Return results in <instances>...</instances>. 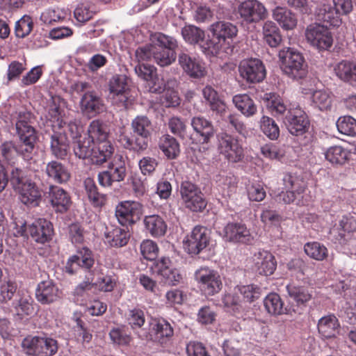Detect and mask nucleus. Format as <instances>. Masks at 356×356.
Returning <instances> with one entry per match:
<instances>
[{"label": "nucleus", "instance_id": "72a5a7b5", "mask_svg": "<svg viewBox=\"0 0 356 356\" xmlns=\"http://www.w3.org/2000/svg\"><path fill=\"white\" fill-rule=\"evenodd\" d=\"M317 328L322 337L335 338L339 332L340 323L335 315L328 314L318 320Z\"/></svg>", "mask_w": 356, "mask_h": 356}, {"label": "nucleus", "instance_id": "2f4dec72", "mask_svg": "<svg viewBox=\"0 0 356 356\" xmlns=\"http://www.w3.org/2000/svg\"><path fill=\"white\" fill-rule=\"evenodd\" d=\"M49 200L56 212L64 213L68 210L71 204V198L67 191L56 186L49 188Z\"/></svg>", "mask_w": 356, "mask_h": 356}, {"label": "nucleus", "instance_id": "e433bc0d", "mask_svg": "<svg viewBox=\"0 0 356 356\" xmlns=\"http://www.w3.org/2000/svg\"><path fill=\"white\" fill-rule=\"evenodd\" d=\"M88 138L93 143H111L108 126L99 120H92L88 129Z\"/></svg>", "mask_w": 356, "mask_h": 356}, {"label": "nucleus", "instance_id": "423d86ee", "mask_svg": "<svg viewBox=\"0 0 356 356\" xmlns=\"http://www.w3.org/2000/svg\"><path fill=\"white\" fill-rule=\"evenodd\" d=\"M21 346L29 356H53L58 351L57 341L47 337L27 336Z\"/></svg>", "mask_w": 356, "mask_h": 356}, {"label": "nucleus", "instance_id": "ea45409f", "mask_svg": "<svg viewBox=\"0 0 356 356\" xmlns=\"http://www.w3.org/2000/svg\"><path fill=\"white\" fill-rule=\"evenodd\" d=\"M159 147L168 159H175L180 154L179 142L170 134H164L159 138Z\"/></svg>", "mask_w": 356, "mask_h": 356}, {"label": "nucleus", "instance_id": "c03bdc74", "mask_svg": "<svg viewBox=\"0 0 356 356\" xmlns=\"http://www.w3.org/2000/svg\"><path fill=\"white\" fill-rule=\"evenodd\" d=\"M136 74L143 80L150 82L154 85L149 87V91L152 92H158L161 88L156 87L155 81L157 79L156 69L151 65L145 63H138L135 67Z\"/></svg>", "mask_w": 356, "mask_h": 356}, {"label": "nucleus", "instance_id": "cd10ccee", "mask_svg": "<svg viewBox=\"0 0 356 356\" xmlns=\"http://www.w3.org/2000/svg\"><path fill=\"white\" fill-rule=\"evenodd\" d=\"M197 143L208 144L214 136V127L211 121L202 116H195L191 120Z\"/></svg>", "mask_w": 356, "mask_h": 356}, {"label": "nucleus", "instance_id": "2eb2a0df", "mask_svg": "<svg viewBox=\"0 0 356 356\" xmlns=\"http://www.w3.org/2000/svg\"><path fill=\"white\" fill-rule=\"evenodd\" d=\"M154 271L159 277L161 282L169 286L179 284L183 276L179 269L174 268L168 257H161L154 262Z\"/></svg>", "mask_w": 356, "mask_h": 356}, {"label": "nucleus", "instance_id": "4c0bfd02", "mask_svg": "<svg viewBox=\"0 0 356 356\" xmlns=\"http://www.w3.org/2000/svg\"><path fill=\"white\" fill-rule=\"evenodd\" d=\"M266 311L272 316H280L284 314H291L290 309L284 307V302L277 293H270L264 299Z\"/></svg>", "mask_w": 356, "mask_h": 356}, {"label": "nucleus", "instance_id": "bb28decb", "mask_svg": "<svg viewBox=\"0 0 356 356\" xmlns=\"http://www.w3.org/2000/svg\"><path fill=\"white\" fill-rule=\"evenodd\" d=\"M283 182L286 191L279 194L277 197L279 202L290 204L296 199V194L300 195L305 191L303 182L291 174H286L283 177Z\"/></svg>", "mask_w": 356, "mask_h": 356}, {"label": "nucleus", "instance_id": "f03ea898", "mask_svg": "<svg viewBox=\"0 0 356 356\" xmlns=\"http://www.w3.org/2000/svg\"><path fill=\"white\" fill-rule=\"evenodd\" d=\"M133 138L127 135H122L120 142L127 149L141 153L147 149L149 138L152 131L151 120L146 115H138L131 122Z\"/></svg>", "mask_w": 356, "mask_h": 356}, {"label": "nucleus", "instance_id": "dca6fc26", "mask_svg": "<svg viewBox=\"0 0 356 356\" xmlns=\"http://www.w3.org/2000/svg\"><path fill=\"white\" fill-rule=\"evenodd\" d=\"M305 36L308 42L319 50H327L332 45V33L325 26L318 24L309 25L306 29Z\"/></svg>", "mask_w": 356, "mask_h": 356}, {"label": "nucleus", "instance_id": "79ce46f5", "mask_svg": "<svg viewBox=\"0 0 356 356\" xmlns=\"http://www.w3.org/2000/svg\"><path fill=\"white\" fill-rule=\"evenodd\" d=\"M273 17L285 30H291L297 25L296 15L286 8L276 7L273 11Z\"/></svg>", "mask_w": 356, "mask_h": 356}, {"label": "nucleus", "instance_id": "4be33fe9", "mask_svg": "<svg viewBox=\"0 0 356 356\" xmlns=\"http://www.w3.org/2000/svg\"><path fill=\"white\" fill-rule=\"evenodd\" d=\"M285 124L289 131L297 136L305 134L310 125L307 115L300 108L289 111L286 116Z\"/></svg>", "mask_w": 356, "mask_h": 356}, {"label": "nucleus", "instance_id": "b1692460", "mask_svg": "<svg viewBox=\"0 0 356 356\" xmlns=\"http://www.w3.org/2000/svg\"><path fill=\"white\" fill-rule=\"evenodd\" d=\"M95 263L92 251L88 248H82L77 250L76 254L71 256L65 266L66 273H75L79 269H90Z\"/></svg>", "mask_w": 356, "mask_h": 356}, {"label": "nucleus", "instance_id": "4468645a", "mask_svg": "<svg viewBox=\"0 0 356 356\" xmlns=\"http://www.w3.org/2000/svg\"><path fill=\"white\" fill-rule=\"evenodd\" d=\"M143 213V205L134 201L120 202L115 209V216L120 225L129 226L140 220Z\"/></svg>", "mask_w": 356, "mask_h": 356}, {"label": "nucleus", "instance_id": "49530a36", "mask_svg": "<svg viewBox=\"0 0 356 356\" xmlns=\"http://www.w3.org/2000/svg\"><path fill=\"white\" fill-rule=\"evenodd\" d=\"M84 186L88 197L94 207H99L105 204L106 197L104 194L99 192L98 188L92 179L87 178L84 181Z\"/></svg>", "mask_w": 356, "mask_h": 356}, {"label": "nucleus", "instance_id": "9d476101", "mask_svg": "<svg viewBox=\"0 0 356 356\" xmlns=\"http://www.w3.org/2000/svg\"><path fill=\"white\" fill-rule=\"evenodd\" d=\"M195 280L205 296H213L222 289V282L219 273L209 267H201L195 272Z\"/></svg>", "mask_w": 356, "mask_h": 356}, {"label": "nucleus", "instance_id": "393cba45", "mask_svg": "<svg viewBox=\"0 0 356 356\" xmlns=\"http://www.w3.org/2000/svg\"><path fill=\"white\" fill-rule=\"evenodd\" d=\"M79 106L81 112L88 117H95L105 109L103 99L93 90L82 95Z\"/></svg>", "mask_w": 356, "mask_h": 356}, {"label": "nucleus", "instance_id": "0eeeda50", "mask_svg": "<svg viewBox=\"0 0 356 356\" xmlns=\"http://www.w3.org/2000/svg\"><path fill=\"white\" fill-rule=\"evenodd\" d=\"M217 148L220 154L229 162H240L245 156L241 140L237 137L225 132L217 135Z\"/></svg>", "mask_w": 356, "mask_h": 356}, {"label": "nucleus", "instance_id": "f8f14e48", "mask_svg": "<svg viewBox=\"0 0 356 356\" xmlns=\"http://www.w3.org/2000/svg\"><path fill=\"white\" fill-rule=\"evenodd\" d=\"M241 19L248 24H256L268 17L264 5L258 0H245L238 6Z\"/></svg>", "mask_w": 356, "mask_h": 356}, {"label": "nucleus", "instance_id": "7ed1b4c3", "mask_svg": "<svg viewBox=\"0 0 356 356\" xmlns=\"http://www.w3.org/2000/svg\"><path fill=\"white\" fill-rule=\"evenodd\" d=\"M213 38L207 44L209 51L213 56L221 52L229 54L233 50V39L237 35L238 28L231 22L218 21L211 25Z\"/></svg>", "mask_w": 356, "mask_h": 356}, {"label": "nucleus", "instance_id": "864d4df0", "mask_svg": "<svg viewBox=\"0 0 356 356\" xmlns=\"http://www.w3.org/2000/svg\"><path fill=\"white\" fill-rule=\"evenodd\" d=\"M304 250L307 255L317 261H323L326 259L328 255L327 248L318 242L306 243Z\"/></svg>", "mask_w": 356, "mask_h": 356}, {"label": "nucleus", "instance_id": "0e129e2a", "mask_svg": "<svg viewBox=\"0 0 356 356\" xmlns=\"http://www.w3.org/2000/svg\"><path fill=\"white\" fill-rule=\"evenodd\" d=\"M109 336L111 341L119 346H129L132 341L130 333L124 329V327L113 328Z\"/></svg>", "mask_w": 356, "mask_h": 356}, {"label": "nucleus", "instance_id": "774afa93", "mask_svg": "<svg viewBox=\"0 0 356 356\" xmlns=\"http://www.w3.org/2000/svg\"><path fill=\"white\" fill-rule=\"evenodd\" d=\"M246 190L250 201L261 202L266 197V191L263 186L259 183L247 185Z\"/></svg>", "mask_w": 356, "mask_h": 356}, {"label": "nucleus", "instance_id": "c9c22d12", "mask_svg": "<svg viewBox=\"0 0 356 356\" xmlns=\"http://www.w3.org/2000/svg\"><path fill=\"white\" fill-rule=\"evenodd\" d=\"M143 223L147 232L154 238L163 236L167 232V223L159 215L152 214L145 216Z\"/></svg>", "mask_w": 356, "mask_h": 356}, {"label": "nucleus", "instance_id": "c85d7f7f", "mask_svg": "<svg viewBox=\"0 0 356 356\" xmlns=\"http://www.w3.org/2000/svg\"><path fill=\"white\" fill-rule=\"evenodd\" d=\"M70 149V142L67 133L63 129H53L50 136V150L51 154L58 159H66Z\"/></svg>", "mask_w": 356, "mask_h": 356}, {"label": "nucleus", "instance_id": "9b49d317", "mask_svg": "<svg viewBox=\"0 0 356 356\" xmlns=\"http://www.w3.org/2000/svg\"><path fill=\"white\" fill-rule=\"evenodd\" d=\"M289 297L291 299L290 311L301 314L313 299V291L305 286L289 284L286 286Z\"/></svg>", "mask_w": 356, "mask_h": 356}, {"label": "nucleus", "instance_id": "ddd939ff", "mask_svg": "<svg viewBox=\"0 0 356 356\" xmlns=\"http://www.w3.org/2000/svg\"><path fill=\"white\" fill-rule=\"evenodd\" d=\"M210 232L204 226H195L184 241L186 251L190 254L197 255L209 244Z\"/></svg>", "mask_w": 356, "mask_h": 356}, {"label": "nucleus", "instance_id": "7c9ffc66", "mask_svg": "<svg viewBox=\"0 0 356 356\" xmlns=\"http://www.w3.org/2000/svg\"><path fill=\"white\" fill-rule=\"evenodd\" d=\"M64 99L60 97H53L48 107L47 118L52 124L53 129H62L66 123L63 118L64 115Z\"/></svg>", "mask_w": 356, "mask_h": 356}, {"label": "nucleus", "instance_id": "4d7b16f0", "mask_svg": "<svg viewBox=\"0 0 356 356\" xmlns=\"http://www.w3.org/2000/svg\"><path fill=\"white\" fill-rule=\"evenodd\" d=\"M339 131L349 136H356V120L350 116L340 117L337 122Z\"/></svg>", "mask_w": 356, "mask_h": 356}, {"label": "nucleus", "instance_id": "69168bd1", "mask_svg": "<svg viewBox=\"0 0 356 356\" xmlns=\"http://www.w3.org/2000/svg\"><path fill=\"white\" fill-rule=\"evenodd\" d=\"M168 127L170 132L182 139L186 136L187 125L186 122L177 116L171 117L168 122Z\"/></svg>", "mask_w": 356, "mask_h": 356}, {"label": "nucleus", "instance_id": "8fccbe9b", "mask_svg": "<svg viewBox=\"0 0 356 356\" xmlns=\"http://www.w3.org/2000/svg\"><path fill=\"white\" fill-rule=\"evenodd\" d=\"M260 129L263 134L270 140H277L280 136V128L275 121L264 115L259 121Z\"/></svg>", "mask_w": 356, "mask_h": 356}, {"label": "nucleus", "instance_id": "bf43d9fd", "mask_svg": "<svg viewBox=\"0 0 356 356\" xmlns=\"http://www.w3.org/2000/svg\"><path fill=\"white\" fill-rule=\"evenodd\" d=\"M126 320L132 330L140 328L145 323V316L143 310L140 308L129 309L126 314Z\"/></svg>", "mask_w": 356, "mask_h": 356}, {"label": "nucleus", "instance_id": "f257e3e1", "mask_svg": "<svg viewBox=\"0 0 356 356\" xmlns=\"http://www.w3.org/2000/svg\"><path fill=\"white\" fill-rule=\"evenodd\" d=\"M32 118L33 115L29 111L18 113L15 128L19 144L16 145L13 141H5L0 145L1 154L5 160L12 161L16 154L26 161L32 159L38 140L37 131L31 124Z\"/></svg>", "mask_w": 356, "mask_h": 356}, {"label": "nucleus", "instance_id": "13d9d810", "mask_svg": "<svg viewBox=\"0 0 356 356\" xmlns=\"http://www.w3.org/2000/svg\"><path fill=\"white\" fill-rule=\"evenodd\" d=\"M92 144L90 138H84L83 140L79 138L74 145V154L81 159H90L93 149Z\"/></svg>", "mask_w": 356, "mask_h": 356}, {"label": "nucleus", "instance_id": "a878e982", "mask_svg": "<svg viewBox=\"0 0 356 356\" xmlns=\"http://www.w3.org/2000/svg\"><path fill=\"white\" fill-rule=\"evenodd\" d=\"M15 191L19 194L20 201L28 207H37L39 205L42 193L37 184L32 180H26Z\"/></svg>", "mask_w": 356, "mask_h": 356}, {"label": "nucleus", "instance_id": "e2e57ef3", "mask_svg": "<svg viewBox=\"0 0 356 356\" xmlns=\"http://www.w3.org/2000/svg\"><path fill=\"white\" fill-rule=\"evenodd\" d=\"M267 99V108L272 115L277 117L283 115L286 111V106L283 99L275 94H269Z\"/></svg>", "mask_w": 356, "mask_h": 356}, {"label": "nucleus", "instance_id": "473e14b6", "mask_svg": "<svg viewBox=\"0 0 356 356\" xmlns=\"http://www.w3.org/2000/svg\"><path fill=\"white\" fill-rule=\"evenodd\" d=\"M255 256L254 266L257 273L264 276L273 275L277 268L275 257L268 251L259 252Z\"/></svg>", "mask_w": 356, "mask_h": 356}, {"label": "nucleus", "instance_id": "f3484780", "mask_svg": "<svg viewBox=\"0 0 356 356\" xmlns=\"http://www.w3.org/2000/svg\"><path fill=\"white\" fill-rule=\"evenodd\" d=\"M241 77L250 83H259L266 77L264 65L257 58H250L242 60L238 66Z\"/></svg>", "mask_w": 356, "mask_h": 356}, {"label": "nucleus", "instance_id": "20e7f679", "mask_svg": "<svg viewBox=\"0 0 356 356\" xmlns=\"http://www.w3.org/2000/svg\"><path fill=\"white\" fill-rule=\"evenodd\" d=\"M283 72L293 79H302L306 77L307 64L302 53L293 48H286L278 54Z\"/></svg>", "mask_w": 356, "mask_h": 356}, {"label": "nucleus", "instance_id": "680f3d73", "mask_svg": "<svg viewBox=\"0 0 356 356\" xmlns=\"http://www.w3.org/2000/svg\"><path fill=\"white\" fill-rule=\"evenodd\" d=\"M76 322L74 334L77 341L83 345L89 343L92 339V331L86 326L85 323L80 318H77Z\"/></svg>", "mask_w": 356, "mask_h": 356}, {"label": "nucleus", "instance_id": "603ef678", "mask_svg": "<svg viewBox=\"0 0 356 356\" xmlns=\"http://www.w3.org/2000/svg\"><path fill=\"white\" fill-rule=\"evenodd\" d=\"M314 106L321 111H327L331 108L332 97L330 92L324 90H316L312 94Z\"/></svg>", "mask_w": 356, "mask_h": 356}, {"label": "nucleus", "instance_id": "5fc2aeb1", "mask_svg": "<svg viewBox=\"0 0 356 356\" xmlns=\"http://www.w3.org/2000/svg\"><path fill=\"white\" fill-rule=\"evenodd\" d=\"M326 160L332 164H343L348 157V152L341 146H332L325 153Z\"/></svg>", "mask_w": 356, "mask_h": 356}, {"label": "nucleus", "instance_id": "3c124183", "mask_svg": "<svg viewBox=\"0 0 356 356\" xmlns=\"http://www.w3.org/2000/svg\"><path fill=\"white\" fill-rule=\"evenodd\" d=\"M181 33L184 40L191 44H197L204 38V31L194 25L184 26Z\"/></svg>", "mask_w": 356, "mask_h": 356}, {"label": "nucleus", "instance_id": "338daca9", "mask_svg": "<svg viewBox=\"0 0 356 356\" xmlns=\"http://www.w3.org/2000/svg\"><path fill=\"white\" fill-rule=\"evenodd\" d=\"M33 28V22L29 15L23 16L16 22L15 32L17 38H24L31 33Z\"/></svg>", "mask_w": 356, "mask_h": 356}, {"label": "nucleus", "instance_id": "a211bd4d", "mask_svg": "<svg viewBox=\"0 0 356 356\" xmlns=\"http://www.w3.org/2000/svg\"><path fill=\"white\" fill-rule=\"evenodd\" d=\"M355 229V220L344 216L330 229V238L336 244L346 245L353 238Z\"/></svg>", "mask_w": 356, "mask_h": 356}, {"label": "nucleus", "instance_id": "a19ab883", "mask_svg": "<svg viewBox=\"0 0 356 356\" xmlns=\"http://www.w3.org/2000/svg\"><path fill=\"white\" fill-rule=\"evenodd\" d=\"M232 102L236 108L245 117L250 118L257 112L254 100L247 94H238L233 97Z\"/></svg>", "mask_w": 356, "mask_h": 356}, {"label": "nucleus", "instance_id": "5701e85b", "mask_svg": "<svg viewBox=\"0 0 356 356\" xmlns=\"http://www.w3.org/2000/svg\"><path fill=\"white\" fill-rule=\"evenodd\" d=\"M35 298L42 305H51L62 298V291L51 280H43L38 284Z\"/></svg>", "mask_w": 356, "mask_h": 356}, {"label": "nucleus", "instance_id": "c756f323", "mask_svg": "<svg viewBox=\"0 0 356 356\" xmlns=\"http://www.w3.org/2000/svg\"><path fill=\"white\" fill-rule=\"evenodd\" d=\"M29 232L35 242L44 244L51 239L53 225L44 218H39L29 226Z\"/></svg>", "mask_w": 356, "mask_h": 356}, {"label": "nucleus", "instance_id": "58836bf2", "mask_svg": "<svg viewBox=\"0 0 356 356\" xmlns=\"http://www.w3.org/2000/svg\"><path fill=\"white\" fill-rule=\"evenodd\" d=\"M106 243L111 247L121 248L125 246L130 238V234L118 227H113L111 229H106L104 234Z\"/></svg>", "mask_w": 356, "mask_h": 356}, {"label": "nucleus", "instance_id": "39448f33", "mask_svg": "<svg viewBox=\"0 0 356 356\" xmlns=\"http://www.w3.org/2000/svg\"><path fill=\"white\" fill-rule=\"evenodd\" d=\"M109 93L113 102L126 109L130 108L136 97V91L127 82V77L122 74H115L108 82Z\"/></svg>", "mask_w": 356, "mask_h": 356}, {"label": "nucleus", "instance_id": "09e8293b", "mask_svg": "<svg viewBox=\"0 0 356 356\" xmlns=\"http://www.w3.org/2000/svg\"><path fill=\"white\" fill-rule=\"evenodd\" d=\"M150 40L154 47L161 49L175 51L178 47L177 40L175 38L162 33H155L151 35Z\"/></svg>", "mask_w": 356, "mask_h": 356}, {"label": "nucleus", "instance_id": "aec40b11", "mask_svg": "<svg viewBox=\"0 0 356 356\" xmlns=\"http://www.w3.org/2000/svg\"><path fill=\"white\" fill-rule=\"evenodd\" d=\"M178 63L183 71L191 78L201 79L207 75L205 63L198 57L181 52L178 56Z\"/></svg>", "mask_w": 356, "mask_h": 356}, {"label": "nucleus", "instance_id": "6e6d98bb", "mask_svg": "<svg viewBox=\"0 0 356 356\" xmlns=\"http://www.w3.org/2000/svg\"><path fill=\"white\" fill-rule=\"evenodd\" d=\"M202 95L212 111H220L222 108L223 103L217 91L211 86H205L202 90Z\"/></svg>", "mask_w": 356, "mask_h": 356}, {"label": "nucleus", "instance_id": "37998d69", "mask_svg": "<svg viewBox=\"0 0 356 356\" xmlns=\"http://www.w3.org/2000/svg\"><path fill=\"white\" fill-rule=\"evenodd\" d=\"M95 148L93 147L90 161L93 164L102 165L111 158L114 152V147L111 143H97Z\"/></svg>", "mask_w": 356, "mask_h": 356}, {"label": "nucleus", "instance_id": "a18cd8bd", "mask_svg": "<svg viewBox=\"0 0 356 356\" xmlns=\"http://www.w3.org/2000/svg\"><path fill=\"white\" fill-rule=\"evenodd\" d=\"M336 75L343 81H356V64L347 60H342L334 67Z\"/></svg>", "mask_w": 356, "mask_h": 356}, {"label": "nucleus", "instance_id": "6e6552de", "mask_svg": "<svg viewBox=\"0 0 356 356\" xmlns=\"http://www.w3.org/2000/svg\"><path fill=\"white\" fill-rule=\"evenodd\" d=\"M127 176L125 159L122 154H117L109 162L106 170L98 173L99 184L104 187H111L115 182L124 180Z\"/></svg>", "mask_w": 356, "mask_h": 356}, {"label": "nucleus", "instance_id": "1a4fd4ad", "mask_svg": "<svg viewBox=\"0 0 356 356\" xmlns=\"http://www.w3.org/2000/svg\"><path fill=\"white\" fill-rule=\"evenodd\" d=\"M180 194L183 204L192 212H202L206 208L207 202L204 194L195 184L184 181L180 186Z\"/></svg>", "mask_w": 356, "mask_h": 356}, {"label": "nucleus", "instance_id": "052dcab7", "mask_svg": "<svg viewBox=\"0 0 356 356\" xmlns=\"http://www.w3.org/2000/svg\"><path fill=\"white\" fill-rule=\"evenodd\" d=\"M175 51L168 49H161L154 47V60L161 67H165L171 65L176 60Z\"/></svg>", "mask_w": 356, "mask_h": 356}, {"label": "nucleus", "instance_id": "f704fd0d", "mask_svg": "<svg viewBox=\"0 0 356 356\" xmlns=\"http://www.w3.org/2000/svg\"><path fill=\"white\" fill-rule=\"evenodd\" d=\"M44 172L49 179L57 184L66 183L71 177L67 167L57 161L47 163Z\"/></svg>", "mask_w": 356, "mask_h": 356}, {"label": "nucleus", "instance_id": "de8ad7c7", "mask_svg": "<svg viewBox=\"0 0 356 356\" xmlns=\"http://www.w3.org/2000/svg\"><path fill=\"white\" fill-rule=\"evenodd\" d=\"M264 39L271 47H277L282 41V35L277 25L272 21H267L263 26Z\"/></svg>", "mask_w": 356, "mask_h": 356}, {"label": "nucleus", "instance_id": "6ab92c4d", "mask_svg": "<svg viewBox=\"0 0 356 356\" xmlns=\"http://www.w3.org/2000/svg\"><path fill=\"white\" fill-rule=\"evenodd\" d=\"M173 334V327L167 320L161 317L150 319L147 336L149 339L164 344L172 339Z\"/></svg>", "mask_w": 356, "mask_h": 356}, {"label": "nucleus", "instance_id": "412c9836", "mask_svg": "<svg viewBox=\"0 0 356 356\" xmlns=\"http://www.w3.org/2000/svg\"><path fill=\"white\" fill-rule=\"evenodd\" d=\"M223 238L234 243L251 244L253 236L246 225L242 222H229L223 229Z\"/></svg>", "mask_w": 356, "mask_h": 356}]
</instances>
